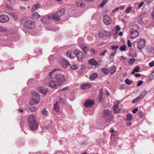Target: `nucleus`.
<instances>
[{
	"label": "nucleus",
	"instance_id": "nucleus-1",
	"mask_svg": "<svg viewBox=\"0 0 154 154\" xmlns=\"http://www.w3.org/2000/svg\"><path fill=\"white\" fill-rule=\"evenodd\" d=\"M28 122L31 129L35 130L38 126L37 122L35 121V116L33 114L29 116L28 118Z\"/></svg>",
	"mask_w": 154,
	"mask_h": 154
},
{
	"label": "nucleus",
	"instance_id": "nucleus-2",
	"mask_svg": "<svg viewBox=\"0 0 154 154\" xmlns=\"http://www.w3.org/2000/svg\"><path fill=\"white\" fill-rule=\"evenodd\" d=\"M64 13V10L61 9L57 12L54 13L52 15V17L54 20L57 21L60 20V17L63 15Z\"/></svg>",
	"mask_w": 154,
	"mask_h": 154
},
{
	"label": "nucleus",
	"instance_id": "nucleus-3",
	"mask_svg": "<svg viewBox=\"0 0 154 154\" xmlns=\"http://www.w3.org/2000/svg\"><path fill=\"white\" fill-rule=\"evenodd\" d=\"M32 100H30V103H32V104H37L40 100L39 94L35 91H32Z\"/></svg>",
	"mask_w": 154,
	"mask_h": 154
},
{
	"label": "nucleus",
	"instance_id": "nucleus-4",
	"mask_svg": "<svg viewBox=\"0 0 154 154\" xmlns=\"http://www.w3.org/2000/svg\"><path fill=\"white\" fill-rule=\"evenodd\" d=\"M24 25L26 29H31L35 27V23L33 21H27L25 22Z\"/></svg>",
	"mask_w": 154,
	"mask_h": 154
},
{
	"label": "nucleus",
	"instance_id": "nucleus-5",
	"mask_svg": "<svg viewBox=\"0 0 154 154\" xmlns=\"http://www.w3.org/2000/svg\"><path fill=\"white\" fill-rule=\"evenodd\" d=\"M73 54H75L79 61H82V60L83 54L81 51L76 50L74 52Z\"/></svg>",
	"mask_w": 154,
	"mask_h": 154
},
{
	"label": "nucleus",
	"instance_id": "nucleus-6",
	"mask_svg": "<svg viewBox=\"0 0 154 154\" xmlns=\"http://www.w3.org/2000/svg\"><path fill=\"white\" fill-rule=\"evenodd\" d=\"M56 79L57 83L62 84L66 81V78L63 75L58 74L56 76Z\"/></svg>",
	"mask_w": 154,
	"mask_h": 154
},
{
	"label": "nucleus",
	"instance_id": "nucleus-7",
	"mask_svg": "<svg viewBox=\"0 0 154 154\" xmlns=\"http://www.w3.org/2000/svg\"><path fill=\"white\" fill-rule=\"evenodd\" d=\"M145 40L140 39L139 41H137V46L138 49L141 50L145 46Z\"/></svg>",
	"mask_w": 154,
	"mask_h": 154
},
{
	"label": "nucleus",
	"instance_id": "nucleus-8",
	"mask_svg": "<svg viewBox=\"0 0 154 154\" xmlns=\"http://www.w3.org/2000/svg\"><path fill=\"white\" fill-rule=\"evenodd\" d=\"M15 3V0H8L6 4V7L8 9L11 10L12 8V5H14Z\"/></svg>",
	"mask_w": 154,
	"mask_h": 154
},
{
	"label": "nucleus",
	"instance_id": "nucleus-9",
	"mask_svg": "<svg viewBox=\"0 0 154 154\" xmlns=\"http://www.w3.org/2000/svg\"><path fill=\"white\" fill-rule=\"evenodd\" d=\"M103 22L106 25H109L111 22V20L110 18L107 15H104L103 17Z\"/></svg>",
	"mask_w": 154,
	"mask_h": 154
},
{
	"label": "nucleus",
	"instance_id": "nucleus-10",
	"mask_svg": "<svg viewBox=\"0 0 154 154\" xmlns=\"http://www.w3.org/2000/svg\"><path fill=\"white\" fill-rule=\"evenodd\" d=\"M9 20V18L7 15L5 14L0 15V22L6 23L8 22Z\"/></svg>",
	"mask_w": 154,
	"mask_h": 154
},
{
	"label": "nucleus",
	"instance_id": "nucleus-11",
	"mask_svg": "<svg viewBox=\"0 0 154 154\" xmlns=\"http://www.w3.org/2000/svg\"><path fill=\"white\" fill-rule=\"evenodd\" d=\"M48 84L49 86L52 88H55L59 85V84L57 81L54 80H51L50 81Z\"/></svg>",
	"mask_w": 154,
	"mask_h": 154
},
{
	"label": "nucleus",
	"instance_id": "nucleus-12",
	"mask_svg": "<svg viewBox=\"0 0 154 154\" xmlns=\"http://www.w3.org/2000/svg\"><path fill=\"white\" fill-rule=\"evenodd\" d=\"M131 33L130 38H134L138 35V32L137 31L133 29H131L130 30Z\"/></svg>",
	"mask_w": 154,
	"mask_h": 154
},
{
	"label": "nucleus",
	"instance_id": "nucleus-13",
	"mask_svg": "<svg viewBox=\"0 0 154 154\" xmlns=\"http://www.w3.org/2000/svg\"><path fill=\"white\" fill-rule=\"evenodd\" d=\"M60 64L63 68H66L70 65V64L65 59H62L60 61Z\"/></svg>",
	"mask_w": 154,
	"mask_h": 154
},
{
	"label": "nucleus",
	"instance_id": "nucleus-14",
	"mask_svg": "<svg viewBox=\"0 0 154 154\" xmlns=\"http://www.w3.org/2000/svg\"><path fill=\"white\" fill-rule=\"evenodd\" d=\"M32 104V103H31L30 104H29L27 106L26 108V110L27 111L29 112L30 111L31 112H32L35 110L36 108Z\"/></svg>",
	"mask_w": 154,
	"mask_h": 154
},
{
	"label": "nucleus",
	"instance_id": "nucleus-15",
	"mask_svg": "<svg viewBox=\"0 0 154 154\" xmlns=\"http://www.w3.org/2000/svg\"><path fill=\"white\" fill-rule=\"evenodd\" d=\"M75 5L77 7L82 8L85 6V2L82 0H77L75 2Z\"/></svg>",
	"mask_w": 154,
	"mask_h": 154
},
{
	"label": "nucleus",
	"instance_id": "nucleus-16",
	"mask_svg": "<svg viewBox=\"0 0 154 154\" xmlns=\"http://www.w3.org/2000/svg\"><path fill=\"white\" fill-rule=\"evenodd\" d=\"M51 17L50 16H47L42 17L41 19V21L45 24H48L50 23Z\"/></svg>",
	"mask_w": 154,
	"mask_h": 154
},
{
	"label": "nucleus",
	"instance_id": "nucleus-17",
	"mask_svg": "<svg viewBox=\"0 0 154 154\" xmlns=\"http://www.w3.org/2000/svg\"><path fill=\"white\" fill-rule=\"evenodd\" d=\"M79 46L81 48L85 54H86L89 50V48L86 46L81 44H79Z\"/></svg>",
	"mask_w": 154,
	"mask_h": 154
},
{
	"label": "nucleus",
	"instance_id": "nucleus-18",
	"mask_svg": "<svg viewBox=\"0 0 154 154\" xmlns=\"http://www.w3.org/2000/svg\"><path fill=\"white\" fill-rule=\"evenodd\" d=\"M94 100L91 101V100H88L85 101L84 103V105L87 107H91L94 104Z\"/></svg>",
	"mask_w": 154,
	"mask_h": 154
},
{
	"label": "nucleus",
	"instance_id": "nucleus-19",
	"mask_svg": "<svg viewBox=\"0 0 154 154\" xmlns=\"http://www.w3.org/2000/svg\"><path fill=\"white\" fill-rule=\"evenodd\" d=\"M88 62L89 64L92 66L95 65L97 66H99L100 65L99 63H98L97 61L93 59L89 60Z\"/></svg>",
	"mask_w": 154,
	"mask_h": 154
},
{
	"label": "nucleus",
	"instance_id": "nucleus-20",
	"mask_svg": "<svg viewBox=\"0 0 154 154\" xmlns=\"http://www.w3.org/2000/svg\"><path fill=\"white\" fill-rule=\"evenodd\" d=\"M107 122H109L112 121L113 120V117L112 115H110L109 116H105L103 118Z\"/></svg>",
	"mask_w": 154,
	"mask_h": 154
},
{
	"label": "nucleus",
	"instance_id": "nucleus-21",
	"mask_svg": "<svg viewBox=\"0 0 154 154\" xmlns=\"http://www.w3.org/2000/svg\"><path fill=\"white\" fill-rule=\"evenodd\" d=\"M60 69L59 68H54L49 73V79H52L53 78V74L54 72L60 70Z\"/></svg>",
	"mask_w": 154,
	"mask_h": 154
},
{
	"label": "nucleus",
	"instance_id": "nucleus-22",
	"mask_svg": "<svg viewBox=\"0 0 154 154\" xmlns=\"http://www.w3.org/2000/svg\"><path fill=\"white\" fill-rule=\"evenodd\" d=\"M119 106L118 104H115L113 107L114 112L116 113H118L120 111V109L118 108Z\"/></svg>",
	"mask_w": 154,
	"mask_h": 154
},
{
	"label": "nucleus",
	"instance_id": "nucleus-23",
	"mask_svg": "<svg viewBox=\"0 0 154 154\" xmlns=\"http://www.w3.org/2000/svg\"><path fill=\"white\" fill-rule=\"evenodd\" d=\"M60 102L57 101L56 103L54 105V108L56 112H58L60 110L59 105Z\"/></svg>",
	"mask_w": 154,
	"mask_h": 154
},
{
	"label": "nucleus",
	"instance_id": "nucleus-24",
	"mask_svg": "<svg viewBox=\"0 0 154 154\" xmlns=\"http://www.w3.org/2000/svg\"><path fill=\"white\" fill-rule=\"evenodd\" d=\"M91 86V85L90 84H84L81 86V88L82 89L86 90L89 89Z\"/></svg>",
	"mask_w": 154,
	"mask_h": 154
},
{
	"label": "nucleus",
	"instance_id": "nucleus-25",
	"mask_svg": "<svg viewBox=\"0 0 154 154\" xmlns=\"http://www.w3.org/2000/svg\"><path fill=\"white\" fill-rule=\"evenodd\" d=\"M112 114L111 112L107 109H106L103 111V117H105V116H109L110 115Z\"/></svg>",
	"mask_w": 154,
	"mask_h": 154
},
{
	"label": "nucleus",
	"instance_id": "nucleus-26",
	"mask_svg": "<svg viewBox=\"0 0 154 154\" xmlns=\"http://www.w3.org/2000/svg\"><path fill=\"white\" fill-rule=\"evenodd\" d=\"M38 90L40 92L44 94H45L48 91L47 88H44L42 87L39 88Z\"/></svg>",
	"mask_w": 154,
	"mask_h": 154
},
{
	"label": "nucleus",
	"instance_id": "nucleus-27",
	"mask_svg": "<svg viewBox=\"0 0 154 154\" xmlns=\"http://www.w3.org/2000/svg\"><path fill=\"white\" fill-rule=\"evenodd\" d=\"M41 5L39 4H36L34 5L32 8V10L35 11L37 9L39 8H40Z\"/></svg>",
	"mask_w": 154,
	"mask_h": 154
},
{
	"label": "nucleus",
	"instance_id": "nucleus-28",
	"mask_svg": "<svg viewBox=\"0 0 154 154\" xmlns=\"http://www.w3.org/2000/svg\"><path fill=\"white\" fill-rule=\"evenodd\" d=\"M98 75L97 73H94L92 74L90 76V80H94L97 77Z\"/></svg>",
	"mask_w": 154,
	"mask_h": 154
},
{
	"label": "nucleus",
	"instance_id": "nucleus-29",
	"mask_svg": "<svg viewBox=\"0 0 154 154\" xmlns=\"http://www.w3.org/2000/svg\"><path fill=\"white\" fill-rule=\"evenodd\" d=\"M110 72L111 74H114L116 71V68L115 66H112L109 68Z\"/></svg>",
	"mask_w": 154,
	"mask_h": 154
},
{
	"label": "nucleus",
	"instance_id": "nucleus-30",
	"mask_svg": "<svg viewBox=\"0 0 154 154\" xmlns=\"http://www.w3.org/2000/svg\"><path fill=\"white\" fill-rule=\"evenodd\" d=\"M72 51L71 50H69L67 52L66 54L67 57L70 58L71 59H73L74 57L72 56Z\"/></svg>",
	"mask_w": 154,
	"mask_h": 154
},
{
	"label": "nucleus",
	"instance_id": "nucleus-31",
	"mask_svg": "<svg viewBox=\"0 0 154 154\" xmlns=\"http://www.w3.org/2000/svg\"><path fill=\"white\" fill-rule=\"evenodd\" d=\"M103 90L102 88H101L100 89V94L98 97V98L100 101H101L102 100L103 94Z\"/></svg>",
	"mask_w": 154,
	"mask_h": 154
},
{
	"label": "nucleus",
	"instance_id": "nucleus-32",
	"mask_svg": "<svg viewBox=\"0 0 154 154\" xmlns=\"http://www.w3.org/2000/svg\"><path fill=\"white\" fill-rule=\"evenodd\" d=\"M146 50L148 53L149 54H150L153 52V49L152 47H148L146 48Z\"/></svg>",
	"mask_w": 154,
	"mask_h": 154
},
{
	"label": "nucleus",
	"instance_id": "nucleus-33",
	"mask_svg": "<svg viewBox=\"0 0 154 154\" xmlns=\"http://www.w3.org/2000/svg\"><path fill=\"white\" fill-rule=\"evenodd\" d=\"M126 120L131 121L132 120V115L130 113H128L127 115Z\"/></svg>",
	"mask_w": 154,
	"mask_h": 154
},
{
	"label": "nucleus",
	"instance_id": "nucleus-34",
	"mask_svg": "<svg viewBox=\"0 0 154 154\" xmlns=\"http://www.w3.org/2000/svg\"><path fill=\"white\" fill-rule=\"evenodd\" d=\"M40 17V15L37 13L33 14L31 16L32 19H35L38 18Z\"/></svg>",
	"mask_w": 154,
	"mask_h": 154
},
{
	"label": "nucleus",
	"instance_id": "nucleus-35",
	"mask_svg": "<svg viewBox=\"0 0 154 154\" xmlns=\"http://www.w3.org/2000/svg\"><path fill=\"white\" fill-rule=\"evenodd\" d=\"M147 91L146 90H144L142 91L140 96H139L141 99L143 97L145 96L147 93Z\"/></svg>",
	"mask_w": 154,
	"mask_h": 154
},
{
	"label": "nucleus",
	"instance_id": "nucleus-36",
	"mask_svg": "<svg viewBox=\"0 0 154 154\" xmlns=\"http://www.w3.org/2000/svg\"><path fill=\"white\" fill-rule=\"evenodd\" d=\"M102 72L106 75L108 74L109 72V70L106 68L102 69Z\"/></svg>",
	"mask_w": 154,
	"mask_h": 154
},
{
	"label": "nucleus",
	"instance_id": "nucleus-37",
	"mask_svg": "<svg viewBox=\"0 0 154 154\" xmlns=\"http://www.w3.org/2000/svg\"><path fill=\"white\" fill-rule=\"evenodd\" d=\"M7 29L6 27L1 26H0V31L2 32H5L7 31Z\"/></svg>",
	"mask_w": 154,
	"mask_h": 154
},
{
	"label": "nucleus",
	"instance_id": "nucleus-38",
	"mask_svg": "<svg viewBox=\"0 0 154 154\" xmlns=\"http://www.w3.org/2000/svg\"><path fill=\"white\" fill-rule=\"evenodd\" d=\"M140 67L139 66H136L133 69V71L132 73L133 74L134 72H137L139 70Z\"/></svg>",
	"mask_w": 154,
	"mask_h": 154
},
{
	"label": "nucleus",
	"instance_id": "nucleus-39",
	"mask_svg": "<svg viewBox=\"0 0 154 154\" xmlns=\"http://www.w3.org/2000/svg\"><path fill=\"white\" fill-rule=\"evenodd\" d=\"M91 54L92 55H94L97 53V51L94 49H91L90 50Z\"/></svg>",
	"mask_w": 154,
	"mask_h": 154
},
{
	"label": "nucleus",
	"instance_id": "nucleus-40",
	"mask_svg": "<svg viewBox=\"0 0 154 154\" xmlns=\"http://www.w3.org/2000/svg\"><path fill=\"white\" fill-rule=\"evenodd\" d=\"M71 68L72 69H77L78 68V66L76 64H75L71 66Z\"/></svg>",
	"mask_w": 154,
	"mask_h": 154
},
{
	"label": "nucleus",
	"instance_id": "nucleus-41",
	"mask_svg": "<svg viewBox=\"0 0 154 154\" xmlns=\"http://www.w3.org/2000/svg\"><path fill=\"white\" fill-rule=\"evenodd\" d=\"M125 82L126 84L130 85L131 84L132 82L131 81H130L129 79H125Z\"/></svg>",
	"mask_w": 154,
	"mask_h": 154
},
{
	"label": "nucleus",
	"instance_id": "nucleus-42",
	"mask_svg": "<svg viewBox=\"0 0 154 154\" xmlns=\"http://www.w3.org/2000/svg\"><path fill=\"white\" fill-rule=\"evenodd\" d=\"M140 99H141L139 97H138L136 99L133 100L132 102L133 103H135L138 102Z\"/></svg>",
	"mask_w": 154,
	"mask_h": 154
},
{
	"label": "nucleus",
	"instance_id": "nucleus-43",
	"mask_svg": "<svg viewBox=\"0 0 154 154\" xmlns=\"http://www.w3.org/2000/svg\"><path fill=\"white\" fill-rule=\"evenodd\" d=\"M126 49V46L125 45H123L120 48V50L122 51H124Z\"/></svg>",
	"mask_w": 154,
	"mask_h": 154
},
{
	"label": "nucleus",
	"instance_id": "nucleus-44",
	"mask_svg": "<svg viewBox=\"0 0 154 154\" xmlns=\"http://www.w3.org/2000/svg\"><path fill=\"white\" fill-rule=\"evenodd\" d=\"M42 114L44 115H47L48 113V111L45 109H43L42 111Z\"/></svg>",
	"mask_w": 154,
	"mask_h": 154
},
{
	"label": "nucleus",
	"instance_id": "nucleus-45",
	"mask_svg": "<svg viewBox=\"0 0 154 154\" xmlns=\"http://www.w3.org/2000/svg\"><path fill=\"white\" fill-rule=\"evenodd\" d=\"M117 137H118V136H111V139L113 141H116L117 139Z\"/></svg>",
	"mask_w": 154,
	"mask_h": 154
},
{
	"label": "nucleus",
	"instance_id": "nucleus-46",
	"mask_svg": "<svg viewBox=\"0 0 154 154\" xmlns=\"http://www.w3.org/2000/svg\"><path fill=\"white\" fill-rule=\"evenodd\" d=\"M135 60V59L134 58H131V59L129 61L128 63L130 64H133Z\"/></svg>",
	"mask_w": 154,
	"mask_h": 154
},
{
	"label": "nucleus",
	"instance_id": "nucleus-47",
	"mask_svg": "<svg viewBox=\"0 0 154 154\" xmlns=\"http://www.w3.org/2000/svg\"><path fill=\"white\" fill-rule=\"evenodd\" d=\"M132 8L131 7H128L126 10V12L127 13H128L131 11Z\"/></svg>",
	"mask_w": 154,
	"mask_h": 154
},
{
	"label": "nucleus",
	"instance_id": "nucleus-48",
	"mask_svg": "<svg viewBox=\"0 0 154 154\" xmlns=\"http://www.w3.org/2000/svg\"><path fill=\"white\" fill-rule=\"evenodd\" d=\"M118 48V46H111V49L113 50H116Z\"/></svg>",
	"mask_w": 154,
	"mask_h": 154
},
{
	"label": "nucleus",
	"instance_id": "nucleus-49",
	"mask_svg": "<svg viewBox=\"0 0 154 154\" xmlns=\"http://www.w3.org/2000/svg\"><path fill=\"white\" fill-rule=\"evenodd\" d=\"M107 52L106 50H104V51H103L101 52L100 53L99 55L100 56H104L105 54Z\"/></svg>",
	"mask_w": 154,
	"mask_h": 154
},
{
	"label": "nucleus",
	"instance_id": "nucleus-50",
	"mask_svg": "<svg viewBox=\"0 0 154 154\" xmlns=\"http://www.w3.org/2000/svg\"><path fill=\"white\" fill-rule=\"evenodd\" d=\"M149 66L150 67H152L154 66V61H152L149 63Z\"/></svg>",
	"mask_w": 154,
	"mask_h": 154
},
{
	"label": "nucleus",
	"instance_id": "nucleus-51",
	"mask_svg": "<svg viewBox=\"0 0 154 154\" xmlns=\"http://www.w3.org/2000/svg\"><path fill=\"white\" fill-rule=\"evenodd\" d=\"M143 82L142 81H140L138 82L137 86L138 87L140 86L143 83Z\"/></svg>",
	"mask_w": 154,
	"mask_h": 154
},
{
	"label": "nucleus",
	"instance_id": "nucleus-52",
	"mask_svg": "<svg viewBox=\"0 0 154 154\" xmlns=\"http://www.w3.org/2000/svg\"><path fill=\"white\" fill-rule=\"evenodd\" d=\"M115 53H112L110 55V56L109 57V58L110 59H112L113 58V57L115 56Z\"/></svg>",
	"mask_w": 154,
	"mask_h": 154
},
{
	"label": "nucleus",
	"instance_id": "nucleus-53",
	"mask_svg": "<svg viewBox=\"0 0 154 154\" xmlns=\"http://www.w3.org/2000/svg\"><path fill=\"white\" fill-rule=\"evenodd\" d=\"M118 132L115 131L114 132L112 133L111 136H117Z\"/></svg>",
	"mask_w": 154,
	"mask_h": 154
},
{
	"label": "nucleus",
	"instance_id": "nucleus-54",
	"mask_svg": "<svg viewBox=\"0 0 154 154\" xmlns=\"http://www.w3.org/2000/svg\"><path fill=\"white\" fill-rule=\"evenodd\" d=\"M144 3L143 2H141L138 5V8H141L143 5Z\"/></svg>",
	"mask_w": 154,
	"mask_h": 154
},
{
	"label": "nucleus",
	"instance_id": "nucleus-55",
	"mask_svg": "<svg viewBox=\"0 0 154 154\" xmlns=\"http://www.w3.org/2000/svg\"><path fill=\"white\" fill-rule=\"evenodd\" d=\"M138 109V108H134L133 109L132 112L133 113H135L137 112Z\"/></svg>",
	"mask_w": 154,
	"mask_h": 154
},
{
	"label": "nucleus",
	"instance_id": "nucleus-56",
	"mask_svg": "<svg viewBox=\"0 0 154 154\" xmlns=\"http://www.w3.org/2000/svg\"><path fill=\"white\" fill-rule=\"evenodd\" d=\"M128 46L129 47H132V44L130 42V40H128Z\"/></svg>",
	"mask_w": 154,
	"mask_h": 154
},
{
	"label": "nucleus",
	"instance_id": "nucleus-57",
	"mask_svg": "<svg viewBox=\"0 0 154 154\" xmlns=\"http://www.w3.org/2000/svg\"><path fill=\"white\" fill-rule=\"evenodd\" d=\"M125 88L124 85H120L119 87V88L120 90H123Z\"/></svg>",
	"mask_w": 154,
	"mask_h": 154
},
{
	"label": "nucleus",
	"instance_id": "nucleus-58",
	"mask_svg": "<svg viewBox=\"0 0 154 154\" xmlns=\"http://www.w3.org/2000/svg\"><path fill=\"white\" fill-rule=\"evenodd\" d=\"M116 29L117 31H119L120 30L121 28L119 25H117L116 26Z\"/></svg>",
	"mask_w": 154,
	"mask_h": 154
},
{
	"label": "nucleus",
	"instance_id": "nucleus-59",
	"mask_svg": "<svg viewBox=\"0 0 154 154\" xmlns=\"http://www.w3.org/2000/svg\"><path fill=\"white\" fill-rule=\"evenodd\" d=\"M134 75L136 77L138 78L140 77L141 75L139 73H136L134 74Z\"/></svg>",
	"mask_w": 154,
	"mask_h": 154
},
{
	"label": "nucleus",
	"instance_id": "nucleus-60",
	"mask_svg": "<svg viewBox=\"0 0 154 154\" xmlns=\"http://www.w3.org/2000/svg\"><path fill=\"white\" fill-rule=\"evenodd\" d=\"M125 8V6H121L120 7H119V9H120L121 10H124Z\"/></svg>",
	"mask_w": 154,
	"mask_h": 154
},
{
	"label": "nucleus",
	"instance_id": "nucleus-61",
	"mask_svg": "<svg viewBox=\"0 0 154 154\" xmlns=\"http://www.w3.org/2000/svg\"><path fill=\"white\" fill-rule=\"evenodd\" d=\"M126 58L125 57L122 56L121 57V58L120 59V60L121 61L122 60H125Z\"/></svg>",
	"mask_w": 154,
	"mask_h": 154
},
{
	"label": "nucleus",
	"instance_id": "nucleus-62",
	"mask_svg": "<svg viewBox=\"0 0 154 154\" xmlns=\"http://www.w3.org/2000/svg\"><path fill=\"white\" fill-rule=\"evenodd\" d=\"M145 1L147 3H150L153 1V0H145Z\"/></svg>",
	"mask_w": 154,
	"mask_h": 154
},
{
	"label": "nucleus",
	"instance_id": "nucleus-63",
	"mask_svg": "<svg viewBox=\"0 0 154 154\" xmlns=\"http://www.w3.org/2000/svg\"><path fill=\"white\" fill-rule=\"evenodd\" d=\"M11 15L13 16V17H15V18H17V15L14 13H11Z\"/></svg>",
	"mask_w": 154,
	"mask_h": 154
},
{
	"label": "nucleus",
	"instance_id": "nucleus-64",
	"mask_svg": "<svg viewBox=\"0 0 154 154\" xmlns=\"http://www.w3.org/2000/svg\"><path fill=\"white\" fill-rule=\"evenodd\" d=\"M152 15L153 18H154V8L152 13Z\"/></svg>",
	"mask_w": 154,
	"mask_h": 154
}]
</instances>
